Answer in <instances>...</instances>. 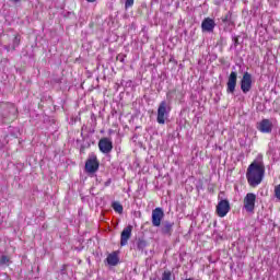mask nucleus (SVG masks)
<instances>
[{"instance_id":"1","label":"nucleus","mask_w":280,"mask_h":280,"mask_svg":"<svg viewBox=\"0 0 280 280\" xmlns=\"http://www.w3.org/2000/svg\"><path fill=\"white\" fill-rule=\"evenodd\" d=\"M266 176V165H264V160H254L247 167L246 179L249 187H257L261 185Z\"/></svg>"},{"instance_id":"2","label":"nucleus","mask_w":280,"mask_h":280,"mask_svg":"<svg viewBox=\"0 0 280 280\" xmlns=\"http://www.w3.org/2000/svg\"><path fill=\"white\" fill-rule=\"evenodd\" d=\"M16 106L12 103L0 104V124H10L16 119Z\"/></svg>"},{"instance_id":"3","label":"nucleus","mask_w":280,"mask_h":280,"mask_svg":"<svg viewBox=\"0 0 280 280\" xmlns=\"http://www.w3.org/2000/svg\"><path fill=\"white\" fill-rule=\"evenodd\" d=\"M172 110V107L167 105V102L162 101L158 107V124H165V119L170 116V113Z\"/></svg>"},{"instance_id":"4","label":"nucleus","mask_w":280,"mask_h":280,"mask_svg":"<svg viewBox=\"0 0 280 280\" xmlns=\"http://www.w3.org/2000/svg\"><path fill=\"white\" fill-rule=\"evenodd\" d=\"M255 202H257V195L248 192L243 199V208L247 213H255Z\"/></svg>"},{"instance_id":"5","label":"nucleus","mask_w":280,"mask_h":280,"mask_svg":"<svg viewBox=\"0 0 280 280\" xmlns=\"http://www.w3.org/2000/svg\"><path fill=\"white\" fill-rule=\"evenodd\" d=\"M230 211H231V203L229 202V199H221L215 207L217 215L219 218H226Z\"/></svg>"},{"instance_id":"6","label":"nucleus","mask_w":280,"mask_h":280,"mask_svg":"<svg viewBox=\"0 0 280 280\" xmlns=\"http://www.w3.org/2000/svg\"><path fill=\"white\" fill-rule=\"evenodd\" d=\"M100 170V160H97V155L92 154L85 161V172L86 174H95Z\"/></svg>"},{"instance_id":"7","label":"nucleus","mask_w":280,"mask_h":280,"mask_svg":"<svg viewBox=\"0 0 280 280\" xmlns=\"http://www.w3.org/2000/svg\"><path fill=\"white\" fill-rule=\"evenodd\" d=\"M250 89H253V74L245 72L241 80V91L243 93H249Z\"/></svg>"},{"instance_id":"8","label":"nucleus","mask_w":280,"mask_h":280,"mask_svg":"<svg viewBox=\"0 0 280 280\" xmlns=\"http://www.w3.org/2000/svg\"><path fill=\"white\" fill-rule=\"evenodd\" d=\"M98 150L103 154H110L113 152V140L110 138H102L98 141Z\"/></svg>"},{"instance_id":"9","label":"nucleus","mask_w":280,"mask_h":280,"mask_svg":"<svg viewBox=\"0 0 280 280\" xmlns=\"http://www.w3.org/2000/svg\"><path fill=\"white\" fill-rule=\"evenodd\" d=\"M163 218H165V212H163L162 208H155L152 211V224L153 226H161V222H163Z\"/></svg>"},{"instance_id":"10","label":"nucleus","mask_w":280,"mask_h":280,"mask_svg":"<svg viewBox=\"0 0 280 280\" xmlns=\"http://www.w3.org/2000/svg\"><path fill=\"white\" fill-rule=\"evenodd\" d=\"M256 128L257 130H259V132L268 135L272 132V121H270V119H262L259 122H257Z\"/></svg>"},{"instance_id":"11","label":"nucleus","mask_w":280,"mask_h":280,"mask_svg":"<svg viewBox=\"0 0 280 280\" xmlns=\"http://www.w3.org/2000/svg\"><path fill=\"white\" fill-rule=\"evenodd\" d=\"M226 86L228 93H235V86H237V72L232 71L230 73Z\"/></svg>"},{"instance_id":"12","label":"nucleus","mask_w":280,"mask_h":280,"mask_svg":"<svg viewBox=\"0 0 280 280\" xmlns=\"http://www.w3.org/2000/svg\"><path fill=\"white\" fill-rule=\"evenodd\" d=\"M130 237H132V225H127L120 234V246H126Z\"/></svg>"},{"instance_id":"13","label":"nucleus","mask_w":280,"mask_h":280,"mask_svg":"<svg viewBox=\"0 0 280 280\" xmlns=\"http://www.w3.org/2000/svg\"><path fill=\"white\" fill-rule=\"evenodd\" d=\"M202 32H213L215 30V21L211 18H206L201 23Z\"/></svg>"},{"instance_id":"14","label":"nucleus","mask_w":280,"mask_h":280,"mask_svg":"<svg viewBox=\"0 0 280 280\" xmlns=\"http://www.w3.org/2000/svg\"><path fill=\"white\" fill-rule=\"evenodd\" d=\"M106 261L108 266H117V264H119V250L113 252L107 255Z\"/></svg>"},{"instance_id":"15","label":"nucleus","mask_w":280,"mask_h":280,"mask_svg":"<svg viewBox=\"0 0 280 280\" xmlns=\"http://www.w3.org/2000/svg\"><path fill=\"white\" fill-rule=\"evenodd\" d=\"M112 208L114 209V211H116V213H124V206H121V203L114 201L112 203Z\"/></svg>"},{"instance_id":"16","label":"nucleus","mask_w":280,"mask_h":280,"mask_svg":"<svg viewBox=\"0 0 280 280\" xmlns=\"http://www.w3.org/2000/svg\"><path fill=\"white\" fill-rule=\"evenodd\" d=\"M173 226H174V223H166L162 229V233H164V235H172Z\"/></svg>"},{"instance_id":"17","label":"nucleus","mask_w":280,"mask_h":280,"mask_svg":"<svg viewBox=\"0 0 280 280\" xmlns=\"http://www.w3.org/2000/svg\"><path fill=\"white\" fill-rule=\"evenodd\" d=\"M10 265V257L1 256L0 258V266H9Z\"/></svg>"},{"instance_id":"18","label":"nucleus","mask_w":280,"mask_h":280,"mask_svg":"<svg viewBox=\"0 0 280 280\" xmlns=\"http://www.w3.org/2000/svg\"><path fill=\"white\" fill-rule=\"evenodd\" d=\"M162 280H172V271L165 270V271L162 273Z\"/></svg>"},{"instance_id":"19","label":"nucleus","mask_w":280,"mask_h":280,"mask_svg":"<svg viewBox=\"0 0 280 280\" xmlns=\"http://www.w3.org/2000/svg\"><path fill=\"white\" fill-rule=\"evenodd\" d=\"M135 5V0H126L125 8L128 10V8H132Z\"/></svg>"},{"instance_id":"20","label":"nucleus","mask_w":280,"mask_h":280,"mask_svg":"<svg viewBox=\"0 0 280 280\" xmlns=\"http://www.w3.org/2000/svg\"><path fill=\"white\" fill-rule=\"evenodd\" d=\"M275 196L280 200V184L275 187Z\"/></svg>"},{"instance_id":"21","label":"nucleus","mask_w":280,"mask_h":280,"mask_svg":"<svg viewBox=\"0 0 280 280\" xmlns=\"http://www.w3.org/2000/svg\"><path fill=\"white\" fill-rule=\"evenodd\" d=\"M21 43V36L16 35L13 40V46L19 47V44Z\"/></svg>"},{"instance_id":"22","label":"nucleus","mask_w":280,"mask_h":280,"mask_svg":"<svg viewBox=\"0 0 280 280\" xmlns=\"http://www.w3.org/2000/svg\"><path fill=\"white\" fill-rule=\"evenodd\" d=\"M88 1V3H95V1H97V0H86Z\"/></svg>"},{"instance_id":"23","label":"nucleus","mask_w":280,"mask_h":280,"mask_svg":"<svg viewBox=\"0 0 280 280\" xmlns=\"http://www.w3.org/2000/svg\"><path fill=\"white\" fill-rule=\"evenodd\" d=\"M222 21L223 23H226V21H229V16H225Z\"/></svg>"},{"instance_id":"24","label":"nucleus","mask_w":280,"mask_h":280,"mask_svg":"<svg viewBox=\"0 0 280 280\" xmlns=\"http://www.w3.org/2000/svg\"><path fill=\"white\" fill-rule=\"evenodd\" d=\"M224 195V191H221L218 196V198L220 199V196Z\"/></svg>"},{"instance_id":"25","label":"nucleus","mask_w":280,"mask_h":280,"mask_svg":"<svg viewBox=\"0 0 280 280\" xmlns=\"http://www.w3.org/2000/svg\"><path fill=\"white\" fill-rule=\"evenodd\" d=\"M11 1H14V3H19V1H21V0H11Z\"/></svg>"}]
</instances>
